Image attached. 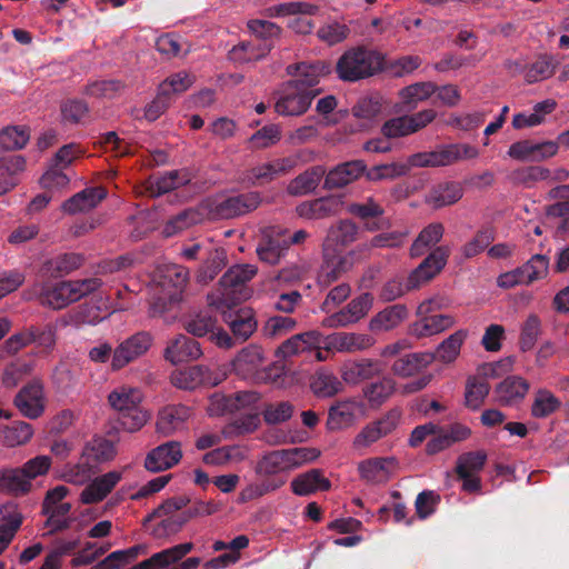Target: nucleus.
I'll list each match as a JSON object with an SVG mask.
<instances>
[{
  "instance_id": "34",
  "label": "nucleus",
  "mask_w": 569,
  "mask_h": 569,
  "mask_svg": "<svg viewBox=\"0 0 569 569\" xmlns=\"http://www.w3.org/2000/svg\"><path fill=\"white\" fill-rule=\"evenodd\" d=\"M419 318L410 328V333L416 338L431 337L456 325L455 317L450 315H427Z\"/></svg>"
},
{
  "instance_id": "57",
  "label": "nucleus",
  "mask_w": 569,
  "mask_h": 569,
  "mask_svg": "<svg viewBox=\"0 0 569 569\" xmlns=\"http://www.w3.org/2000/svg\"><path fill=\"white\" fill-rule=\"evenodd\" d=\"M395 382L390 378H382L379 381L368 385L363 389V396L372 408L385 403L395 392Z\"/></svg>"
},
{
  "instance_id": "20",
  "label": "nucleus",
  "mask_w": 569,
  "mask_h": 569,
  "mask_svg": "<svg viewBox=\"0 0 569 569\" xmlns=\"http://www.w3.org/2000/svg\"><path fill=\"white\" fill-rule=\"evenodd\" d=\"M436 118L432 109H426L411 116L393 118L382 126V133L387 138H399L417 132Z\"/></svg>"
},
{
  "instance_id": "51",
  "label": "nucleus",
  "mask_w": 569,
  "mask_h": 569,
  "mask_svg": "<svg viewBox=\"0 0 569 569\" xmlns=\"http://www.w3.org/2000/svg\"><path fill=\"white\" fill-rule=\"evenodd\" d=\"M325 170L321 167H315L306 170L296 177L288 184V192L293 196H301L312 192L321 181Z\"/></svg>"
},
{
  "instance_id": "46",
  "label": "nucleus",
  "mask_w": 569,
  "mask_h": 569,
  "mask_svg": "<svg viewBox=\"0 0 569 569\" xmlns=\"http://www.w3.org/2000/svg\"><path fill=\"white\" fill-rule=\"evenodd\" d=\"M32 485L20 468L3 469L0 471V490L13 496L28 493Z\"/></svg>"
},
{
  "instance_id": "2",
  "label": "nucleus",
  "mask_w": 569,
  "mask_h": 569,
  "mask_svg": "<svg viewBox=\"0 0 569 569\" xmlns=\"http://www.w3.org/2000/svg\"><path fill=\"white\" fill-rule=\"evenodd\" d=\"M320 450L309 447H295L268 451L257 461L254 471L269 480L287 482L288 475L301 466L312 462L320 457Z\"/></svg>"
},
{
  "instance_id": "35",
  "label": "nucleus",
  "mask_w": 569,
  "mask_h": 569,
  "mask_svg": "<svg viewBox=\"0 0 569 569\" xmlns=\"http://www.w3.org/2000/svg\"><path fill=\"white\" fill-rule=\"evenodd\" d=\"M528 391L529 383L523 378L507 377L495 390L496 400L503 406H515L525 399Z\"/></svg>"
},
{
  "instance_id": "12",
  "label": "nucleus",
  "mask_w": 569,
  "mask_h": 569,
  "mask_svg": "<svg viewBox=\"0 0 569 569\" xmlns=\"http://www.w3.org/2000/svg\"><path fill=\"white\" fill-rule=\"evenodd\" d=\"M376 343L372 336L362 332L339 331L328 336L321 333L323 350L339 353H356L370 349Z\"/></svg>"
},
{
  "instance_id": "61",
  "label": "nucleus",
  "mask_w": 569,
  "mask_h": 569,
  "mask_svg": "<svg viewBox=\"0 0 569 569\" xmlns=\"http://www.w3.org/2000/svg\"><path fill=\"white\" fill-rule=\"evenodd\" d=\"M71 508V503H63V506H59L54 509L42 511L47 517L44 527L49 528L47 535L64 531L70 528L72 523V518L69 516Z\"/></svg>"
},
{
  "instance_id": "36",
  "label": "nucleus",
  "mask_w": 569,
  "mask_h": 569,
  "mask_svg": "<svg viewBox=\"0 0 569 569\" xmlns=\"http://www.w3.org/2000/svg\"><path fill=\"white\" fill-rule=\"evenodd\" d=\"M21 523L22 516L16 505L0 507V555L8 548Z\"/></svg>"
},
{
  "instance_id": "8",
  "label": "nucleus",
  "mask_w": 569,
  "mask_h": 569,
  "mask_svg": "<svg viewBox=\"0 0 569 569\" xmlns=\"http://www.w3.org/2000/svg\"><path fill=\"white\" fill-rule=\"evenodd\" d=\"M261 203L259 192L221 194L206 201L208 214L213 219H231L257 209Z\"/></svg>"
},
{
  "instance_id": "11",
  "label": "nucleus",
  "mask_w": 569,
  "mask_h": 569,
  "mask_svg": "<svg viewBox=\"0 0 569 569\" xmlns=\"http://www.w3.org/2000/svg\"><path fill=\"white\" fill-rule=\"evenodd\" d=\"M106 316H86L83 311L69 312L59 319H57L54 326L47 325L42 329L31 327V331L34 335V342L37 346L42 347L47 350H53L57 345V329L63 327H79L81 325H96L103 320Z\"/></svg>"
},
{
  "instance_id": "32",
  "label": "nucleus",
  "mask_w": 569,
  "mask_h": 569,
  "mask_svg": "<svg viewBox=\"0 0 569 569\" xmlns=\"http://www.w3.org/2000/svg\"><path fill=\"white\" fill-rule=\"evenodd\" d=\"M320 339L321 333L316 330L295 335L277 349L276 355L279 358L286 359L302 352L311 351L312 348H322Z\"/></svg>"
},
{
  "instance_id": "1",
  "label": "nucleus",
  "mask_w": 569,
  "mask_h": 569,
  "mask_svg": "<svg viewBox=\"0 0 569 569\" xmlns=\"http://www.w3.org/2000/svg\"><path fill=\"white\" fill-rule=\"evenodd\" d=\"M101 286L102 281L96 277L59 282H38L32 286L31 295L39 300L40 305L59 310L97 291Z\"/></svg>"
},
{
  "instance_id": "5",
  "label": "nucleus",
  "mask_w": 569,
  "mask_h": 569,
  "mask_svg": "<svg viewBox=\"0 0 569 569\" xmlns=\"http://www.w3.org/2000/svg\"><path fill=\"white\" fill-rule=\"evenodd\" d=\"M233 372L244 380L253 382H272L282 373L277 363H266L263 350L256 345L241 349L231 361Z\"/></svg>"
},
{
  "instance_id": "39",
  "label": "nucleus",
  "mask_w": 569,
  "mask_h": 569,
  "mask_svg": "<svg viewBox=\"0 0 569 569\" xmlns=\"http://www.w3.org/2000/svg\"><path fill=\"white\" fill-rule=\"evenodd\" d=\"M329 488L330 481L325 478L319 469L301 473L291 481V489L297 496H309L317 491L328 490Z\"/></svg>"
},
{
  "instance_id": "16",
  "label": "nucleus",
  "mask_w": 569,
  "mask_h": 569,
  "mask_svg": "<svg viewBox=\"0 0 569 569\" xmlns=\"http://www.w3.org/2000/svg\"><path fill=\"white\" fill-rule=\"evenodd\" d=\"M399 460L393 457H372L358 463L359 477L371 485L387 483L398 471Z\"/></svg>"
},
{
  "instance_id": "31",
  "label": "nucleus",
  "mask_w": 569,
  "mask_h": 569,
  "mask_svg": "<svg viewBox=\"0 0 569 569\" xmlns=\"http://www.w3.org/2000/svg\"><path fill=\"white\" fill-rule=\"evenodd\" d=\"M191 411L182 405H171L161 409L157 419V431L162 436H171L183 429L186 421L190 418Z\"/></svg>"
},
{
  "instance_id": "6",
  "label": "nucleus",
  "mask_w": 569,
  "mask_h": 569,
  "mask_svg": "<svg viewBox=\"0 0 569 569\" xmlns=\"http://www.w3.org/2000/svg\"><path fill=\"white\" fill-rule=\"evenodd\" d=\"M382 68L381 57L372 50H347L337 62L338 77L343 81H357L373 76Z\"/></svg>"
},
{
  "instance_id": "9",
  "label": "nucleus",
  "mask_w": 569,
  "mask_h": 569,
  "mask_svg": "<svg viewBox=\"0 0 569 569\" xmlns=\"http://www.w3.org/2000/svg\"><path fill=\"white\" fill-rule=\"evenodd\" d=\"M319 93L320 90L301 89L296 82L287 81L278 91L274 110L283 117L301 116L308 111Z\"/></svg>"
},
{
  "instance_id": "53",
  "label": "nucleus",
  "mask_w": 569,
  "mask_h": 569,
  "mask_svg": "<svg viewBox=\"0 0 569 569\" xmlns=\"http://www.w3.org/2000/svg\"><path fill=\"white\" fill-rule=\"evenodd\" d=\"M468 337V331L459 329L446 338L437 348L436 357L443 363L453 362L461 350L465 340Z\"/></svg>"
},
{
  "instance_id": "44",
  "label": "nucleus",
  "mask_w": 569,
  "mask_h": 569,
  "mask_svg": "<svg viewBox=\"0 0 569 569\" xmlns=\"http://www.w3.org/2000/svg\"><path fill=\"white\" fill-rule=\"evenodd\" d=\"M407 309L402 305H393L378 312L369 322V329L376 332L389 331L398 327L407 318Z\"/></svg>"
},
{
  "instance_id": "58",
  "label": "nucleus",
  "mask_w": 569,
  "mask_h": 569,
  "mask_svg": "<svg viewBox=\"0 0 569 569\" xmlns=\"http://www.w3.org/2000/svg\"><path fill=\"white\" fill-rule=\"evenodd\" d=\"M33 370V365L23 359H16L6 365L2 375L1 383L4 388L13 389L19 382L29 376Z\"/></svg>"
},
{
  "instance_id": "4",
  "label": "nucleus",
  "mask_w": 569,
  "mask_h": 569,
  "mask_svg": "<svg viewBox=\"0 0 569 569\" xmlns=\"http://www.w3.org/2000/svg\"><path fill=\"white\" fill-rule=\"evenodd\" d=\"M448 250L443 247L436 248L408 277L405 284L400 279L388 281L380 291L385 301H393L400 298L407 290L416 289L432 279L446 264Z\"/></svg>"
},
{
  "instance_id": "29",
  "label": "nucleus",
  "mask_w": 569,
  "mask_h": 569,
  "mask_svg": "<svg viewBox=\"0 0 569 569\" xmlns=\"http://www.w3.org/2000/svg\"><path fill=\"white\" fill-rule=\"evenodd\" d=\"M471 436V429L462 423H452L448 429L438 426V432L428 441L426 450L429 455L443 451L457 442L467 440Z\"/></svg>"
},
{
  "instance_id": "26",
  "label": "nucleus",
  "mask_w": 569,
  "mask_h": 569,
  "mask_svg": "<svg viewBox=\"0 0 569 569\" xmlns=\"http://www.w3.org/2000/svg\"><path fill=\"white\" fill-rule=\"evenodd\" d=\"M382 372V365L379 360L362 358L355 361H347L340 369L341 379L351 386L359 385L372 379Z\"/></svg>"
},
{
  "instance_id": "47",
  "label": "nucleus",
  "mask_w": 569,
  "mask_h": 569,
  "mask_svg": "<svg viewBox=\"0 0 569 569\" xmlns=\"http://www.w3.org/2000/svg\"><path fill=\"white\" fill-rule=\"evenodd\" d=\"M33 427L22 420L13 421L1 430V442L8 448L27 445L33 437Z\"/></svg>"
},
{
  "instance_id": "15",
  "label": "nucleus",
  "mask_w": 569,
  "mask_h": 569,
  "mask_svg": "<svg viewBox=\"0 0 569 569\" xmlns=\"http://www.w3.org/2000/svg\"><path fill=\"white\" fill-rule=\"evenodd\" d=\"M312 154V151L303 150L286 158L274 159L272 161L261 163L251 169L249 180L252 183L271 181L276 177L289 172L300 162L310 160Z\"/></svg>"
},
{
  "instance_id": "38",
  "label": "nucleus",
  "mask_w": 569,
  "mask_h": 569,
  "mask_svg": "<svg viewBox=\"0 0 569 569\" xmlns=\"http://www.w3.org/2000/svg\"><path fill=\"white\" fill-rule=\"evenodd\" d=\"M189 272L184 267L177 264H169L163 271L162 287L167 291L169 302H177L180 300L182 291L187 284Z\"/></svg>"
},
{
  "instance_id": "33",
  "label": "nucleus",
  "mask_w": 569,
  "mask_h": 569,
  "mask_svg": "<svg viewBox=\"0 0 569 569\" xmlns=\"http://www.w3.org/2000/svg\"><path fill=\"white\" fill-rule=\"evenodd\" d=\"M362 160H353L338 164L331 169L325 180L328 188H342L360 178L366 171Z\"/></svg>"
},
{
  "instance_id": "50",
  "label": "nucleus",
  "mask_w": 569,
  "mask_h": 569,
  "mask_svg": "<svg viewBox=\"0 0 569 569\" xmlns=\"http://www.w3.org/2000/svg\"><path fill=\"white\" fill-rule=\"evenodd\" d=\"M445 228L440 222L428 224L421 230L417 239L413 241L410 253L412 257H420L426 251L436 246L442 238Z\"/></svg>"
},
{
  "instance_id": "30",
  "label": "nucleus",
  "mask_w": 569,
  "mask_h": 569,
  "mask_svg": "<svg viewBox=\"0 0 569 569\" xmlns=\"http://www.w3.org/2000/svg\"><path fill=\"white\" fill-rule=\"evenodd\" d=\"M463 196V188L456 181H442L430 188L425 196V202L432 209L452 206Z\"/></svg>"
},
{
  "instance_id": "10",
  "label": "nucleus",
  "mask_w": 569,
  "mask_h": 569,
  "mask_svg": "<svg viewBox=\"0 0 569 569\" xmlns=\"http://www.w3.org/2000/svg\"><path fill=\"white\" fill-rule=\"evenodd\" d=\"M402 412L399 408H392L381 418L367 423L356 435L352 447L356 450H365L380 439L391 435L400 425Z\"/></svg>"
},
{
  "instance_id": "59",
  "label": "nucleus",
  "mask_w": 569,
  "mask_h": 569,
  "mask_svg": "<svg viewBox=\"0 0 569 569\" xmlns=\"http://www.w3.org/2000/svg\"><path fill=\"white\" fill-rule=\"evenodd\" d=\"M380 112V103L372 98H363L352 108V114L359 120L360 129H368L376 123Z\"/></svg>"
},
{
  "instance_id": "63",
  "label": "nucleus",
  "mask_w": 569,
  "mask_h": 569,
  "mask_svg": "<svg viewBox=\"0 0 569 569\" xmlns=\"http://www.w3.org/2000/svg\"><path fill=\"white\" fill-rule=\"evenodd\" d=\"M549 177V169L541 166H531L516 169L510 174L512 183L523 188H532L539 181H546Z\"/></svg>"
},
{
  "instance_id": "21",
  "label": "nucleus",
  "mask_w": 569,
  "mask_h": 569,
  "mask_svg": "<svg viewBox=\"0 0 569 569\" xmlns=\"http://www.w3.org/2000/svg\"><path fill=\"white\" fill-rule=\"evenodd\" d=\"M365 416V406L355 399H347L331 406L328 411L327 428L331 431L347 429Z\"/></svg>"
},
{
  "instance_id": "41",
  "label": "nucleus",
  "mask_w": 569,
  "mask_h": 569,
  "mask_svg": "<svg viewBox=\"0 0 569 569\" xmlns=\"http://www.w3.org/2000/svg\"><path fill=\"white\" fill-rule=\"evenodd\" d=\"M436 150V166L446 167L465 159H475L479 156L476 147L467 143H452L440 146Z\"/></svg>"
},
{
  "instance_id": "60",
  "label": "nucleus",
  "mask_w": 569,
  "mask_h": 569,
  "mask_svg": "<svg viewBox=\"0 0 569 569\" xmlns=\"http://www.w3.org/2000/svg\"><path fill=\"white\" fill-rule=\"evenodd\" d=\"M270 51L267 44L254 46L252 43H239L229 51V59L234 63H250L266 57Z\"/></svg>"
},
{
  "instance_id": "14",
  "label": "nucleus",
  "mask_w": 569,
  "mask_h": 569,
  "mask_svg": "<svg viewBox=\"0 0 569 569\" xmlns=\"http://www.w3.org/2000/svg\"><path fill=\"white\" fill-rule=\"evenodd\" d=\"M19 412L31 420L40 418L47 406L44 386L40 380H32L22 387L13 399Z\"/></svg>"
},
{
  "instance_id": "13",
  "label": "nucleus",
  "mask_w": 569,
  "mask_h": 569,
  "mask_svg": "<svg viewBox=\"0 0 569 569\" xmlns=\"http://www.w3.org/2000/svg\"><path fill=\"white\" fill-rule=\"evenodd\" d=\"M153 342L148 332H137L121 341L113 351L111 369L118 371L147 353Z\"/></svg>"
},
{
  "instance_id": "42",
  "label": "nucleus",
  "mask_w": 569,
  "mask_h": 569,
  "mask_svg": "<svg viewBox=\"0 0 569 569\" xmlns=\"http://www.w3.org/2000/svg\"><path fill=\"white\" fill-rule=\"evenodd\" d=\"M192 549V542L176 545L153 553L146 562L149 569H167L178 563Z\"/></svg>"
},
{
  "instance_id": "62",
  "label": "nucleus",
  "mask_w": 569,
  "mask_h": 569,
  "mask_svg": "<svg viewBox=\"0 0 569 569\" xmlns=\"http://www.w3.org/2000/svg\"><path fill=\"white\" fill-rule=\"evenodd\" d=\"M228 308H224L227 310ZM224 317V321L229 325L232 333L242 339H248L256 330L257 322L253 317L246 311L238 312L234 316L226 315V311L222 312Z\"/></svg>"
},
{
  "instance_id": "52",
  "label": "nucleus",
  "mask_w": 569,
  "mask_h": 569,
  "mask_svg": "<svg viewBox=\"0 0 569 569\" xmlns=\"http://www.w3.org/2000/svg\"><path fill=\"white\" fill-rule=\"evenodd\" d=\"M194 83V76L187 71H179L167 77L158 87L161 97H166L170 102L172 97L187 91Z\"/></svg>"
},
{
  "instance_id": "37",
  "label": "nucleus",
  "mask_w": 569,
  "mask_h": 569,
  "mask_svg": "<svg viewBox=\"0 0 569 569\" xmlns=\"http://www.w3.org/2000/svg\"><path fill=\"white\" fill-rule=\"evenodd\" d=\"M107 192L103 188H87L62 203V210L69 214L89 211L104 199Z\"/></svg>"
},
{
  "instance_id": "43",
  "label": "nucleus",
  "mask_w": 569,
  "mask_h": 569,
  "mask_svg": "<svg viewBox=\"0 0 569 569\" xmlns=\"http://www.w3.org/2000/svg\"><path fill=\"white\" fill-rule=\"evenodd\" d=\"M359 234V227L351 220H340L331 226L325 242V248L346 247L355 242Z\"/></svg>"
},
{
  "instance_id": "64",
  "label": "nucleus",
  "mask_w": 569,
  "mask_h": 569,
  "mask_svg": "<svg viewBox=\"0 0 569 569\" xmlns=\"http://www.w3.org/2000/svg\"><path fill=\"white\" fill-rule=\"evenodd\" d=\"M203 219V213L197 211L194 209H188L167 222L163 228V233L166 237H172L189 227L200 223Z\"/></svg>"
},
{
  "instance_id": "22",
  "label": "nucleus",
  "mask_w": 569,
  "mask_h": 569,
  "mask_svg": "<svg viewBox=\"0 0 569 569\" xmlns=\"http://www.w3.org/2000/svg\"><path fill=\"white\" fill-rule=\"evenodd\" d=\"M331 71L329 63L316 61L311 63L302 62L287 67V73L293 77L290 82H296L297 87L307 90H318L316 86L320 80Z\"/></svg>"
},
{
  "instance_id": "24",
  "label": "nucleus",
  "mask_w": 569,
  "mask_h": 569,
  "mask_svg": "<svg viewBox=\"0 0 569 569\" xmlns=\"http://www.w3.org/2000/svg\"><path fill=\"white\" fill-rule=\"evenodd\" d=\"M201 355L199 342L184 335H178L169 340L163 351L164 359L172 365L197 360Z\"/></svg>"
},
{
  "instance_id": "19",
  "label": "nucleus",
  "mask_w": 569,
  "mask_h": 569,
  "mask_svg": "<svg viewBox=\"0 0 569 569\" xmlns=\"http://www.w3.org/2000/svg\"><path fill=\"white\" fill-rule=\"evenodd\" d=\"M288 248L287 230L278 226H270L263 231V239L257 247V253L260 260L269 264H276L284 256Z\"/></svg>"
},
{
  "instance_id": "56",
  "label": "nucleus",
  "mask_w": 569,
  "mask_h": 569,
  "mask_svg": "<svg viewBox=\"0 0 569 569\" xmlns=\"http://www.w3.org/2000/svg\"><path fill=\"white\" fill-rule=\"evenodd\" d=\"M189 180L190 177L187 171L172 170L158 177L153 182H151L150 192L153 197H159L186 184Z\"/></svg>"
},
{
  "instance_id": "45",
  "label": "nucleus",
  "mask_w": 569,
  "mask_h": 569,
  "mask_svg": "<svg viewBox=\"0 0 569 569\" xmlns=\"http://www.w3.org/2000/svg\"><path fill=\"white\" fill-rule=\"evenodd\" d=\"M209 371L203 366H193L171 375L173 386L184 390H193L204 383H209Z\"/></svg>"
},
{
  "instance_id": "25",
  "label": "nucleus",
  "mask_w": 569,
  "mask_h": 569,
  "mask_svg": "<svg viewBox=\"0 0 569 569\" xmlns=\"http://www.w3.org/2000/svg\"><path fill=\"white\" fill-rule=\"evenodd\" d=\"M353 266V253L346 254L331 253L330 249L325 248V260L318 273V283L322 287L329 286L338 280L343 273L348 272Z\"/></svg>"
},
{
  "instance_id": "49",
  "label": "nucleus",
  "mask_w": 569,
  "mask_h": 569,
  "mask_svg": "<svg viewBox=\"0 0 569 569\" xmlns=\"http://www.w3.org/2000/svg\"><path fill=\"white\" fill-rule=\"evenodd\" d=\"M435 92L436 86L432 82H416L399 91L400 103L403 108L411 110L420 102L430 98Z\"/></svg>"
},
{
  "instance_id": "3",
  "label": "nucleus",
  "mask_w": 569,
  "mask_h": 569,
  "mask_svg": "<svg viewBox=\"0 0 569 569\" xmlns=\"http://www.w3.org/2000/svg\"><path fill=\"white\" fill-rule=\"evenodd\" d=\"M143 400L141 389L119 386L108 396L110 407L120 413L121 426L128 432H137L150 420L151 413L140 407Z\"/></svg>"
},
{
  "instance_id": "7",
  "label": "nucleus",
  "mask_w": 569,
  "mask_h": 569,
  "mask_svg": "<svg viewBox=\"0 0 569 569\" xmlns=\"http://www.w3.org/2000/svg\"><path fill=\"white\" fill-rule=\"evenodd\" d=\"M257 273L253 264H236L228 269L220 279V288L208 295V305L221 312L236 302L238 288L250 281Z\"/></svg>"
},
{
  "instance_id": "54",
  "label": "nucleus",
  "mask_w": 569,
  "mask_h": 569,
  "mask_svg": "<svg viewBox=\"0 0 569 569\" xmlns=\"http://www.w3.org/2000/svg\"><path fill=\"white\" fill-rule=\"evenodd\" d=\"M318 11V7L305 2V1H292L272 6L266 10L268 17L271 18H286L295 16H312Z\"/></svg>"
},
{
  "instance_id": "48",
  "label": "nucleus",
  "mask_w": 569,
  "mask_h": 569,
  "mask_svg": "<svg viewBox=\"0 0 569 569\" xmlns=\"http://www.w3.org/2000/svg\"><path fill=\"white\" fill-rule=\"evenodd\" d=\"M435 356L431 353H411L395 361L392 371L399 377H411L427 368Z\"/></svg>"
},
{
  "instance_id": "28",
  "label": "nucleus",
  "mask_w": 569,
  "mask_h": 569,
  "mask_svg": "<svg viewBox=\"0 0 569 569\" xmlns=\"http://www.w3.org/2000/svg\"><path fill=\"white\" fill-rule=\"evenodd\" d=\"M342 200L340 197H326L306 201L297 206V214L305 219H323L340 212Z\"/></svg>"
},
{
  "instance_id": "18",
  "label": "nucleus",
  "mask_w": 569,
  "mask_h": 569,
  "mask_svg": "<svg viewBox=\"0 0 569 569\" xmlns=\"http://www.w3.org/2000/svg\"><path fill=\"white\" fill-rule=\"evenodd\" d=\"M373 298L370 293H362L352 299L345 308L326 317L321 325L325 328H343L362 319L371 309Z\"/></svg>"
},
{
  "instance_id": "23",
  "label": "nucleus",
  "mask_w": 569,
  "mask_h": 569,
  "mask_svg": "<svg viewBox=\"0 0 569 569\" xmlns=\"http://www.w3.org/2000/svg\"><path fill=\"white\" fill-rule=\"evenodd\" d=\"M182 458L179 441L164 442L148 452L144 467L152 472H159L174 467Z\"/></svg>"
},
{
  "instance_id": "55",
  "label": "nucleus",
  "mask_w": 569,
  "mask_h": 569,
  "mask_svg": "<svg viewBox=\"0 0 569 569\" xmlns=\"http://www.w3.org/2000/svg\"><path fill=\"white\" fill-rule=\"evenodd\" d=\"M310 386L315 395L321 398L333 397L342 390V382L336 375L327 370H319Z\"/></svg>"
},
{
  "instance_id": "27",
  "label": "nucleus",
  "mask_w": 569,
  "mask_h": 569,
  "mask_svg": "<svg viewBox=\"0 0 569 569\" xmlns=\"http://www.w3.org/2000/svg\"><path fill=\"white\" fill-rule=\"evenodd\" d=\"M121 478L122 473L117 470L96 477L80 492V502L83 505H93L102 501L113 490Z\"/></svg>"
},
{
  "instance_id": "40",
  "label": "nucleus",
  "mask_w": 569,
  "mask_h": 569,
  "mask_svg": "<svg viewBox=\"0 0 569 569\" xmlns=\"http://www.w3.org/2000/svg\"><path fill=\"white\" fill-rule=\"evenodd\" d=\"M436 150V166L446 167L465 159H475L479 156L476 147L467 143H452L440 146Z\"/></svg>"
},
{
  "instance_id": "17",
  "label": "nucleus",
  "mask_w": 569,
  "mask_h": 569,
  "mask_svg": "<svg viewBox=\"0 0 569 569\" xmlns=\"http://www.w3.org/2000/svg\"><path fill=\"white\" fill-rule=\"evenodd\" d=\"M346 210L361 220L363 228L368 231H379L391 227L390 219L385 216L383 207L372 197L349 203Z\"/></svg>"
}]
</instances>
